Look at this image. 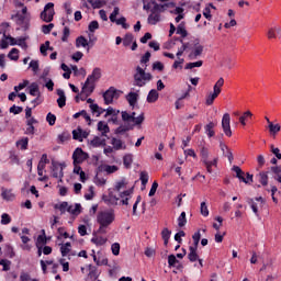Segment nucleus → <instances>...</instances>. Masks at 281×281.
<instances>
[{"label": "nucleus", "instance_id": "1", "mask_svg": "<svg viewBox=\"0 0 281 281\" xmlns=\"http://www.w3.org/2000/svg\"><path fill=\"white\" fill-rule=\"evenodd\" d=\"M150 80H153V75L150 72H146V70L137 66L134 74V87H146Z\"/></svg>", "mask_w": 281, "mask_h": 281}, {"label": "nucleus", "instance_id": "2", "mask_svg": "<svg viewBox=\"0 0 281 281\" xmlns=\"http://www.w3.org/2000/svg\"><path fill=\"white\" fill-rule=\"evenodd\" d=\"M115 221V211H100L97 215V223L102 225V227H109Z\"/></svg>", "mask_w": 281, "mask_h": 281}, {"label": "nucleus", "instance_id": "3", "mask_svg": "<svg viewBox=\"0 0 281 281\" xmlns=\"http://www.w3.org/2000/svg\"><path fill=\"white\" fill-rule=\"evenodd\" d=\"M54 14H56L54 11V2H48L41 12V19L45 23H52L54 21Z\"/></svg>", "mask_w": 281, "mask_h": 281}, {"label": "nucleus", "instance_id": "4", "mask_svg": "<svg viewBox=\"0 0 281 281\" xmlns=\"http://www.w3.org/2000/svg\"><path fill=\"white\" fill-rule=\"evenodd\" d=\"M120 98V91L114 87H110L104 93L103 99L105 104H113V99Z\"/></svg>", "mask_w": 281, "mask_h": 281}, {"label": "nucleus", "instance_id": "5", "mask_svg": "<svg viewBox=\"0 0 281 281\" xmlns=\"http://www.w3.org/2000/svg\"><path fill=\"white\" fill-rule=\"evenodd\" d=\"M200 155H201L202 164H204L207 172L210 175H212V166H214V164H212V161H210V151L207 150V148L202 147Z\"/></svg>", "mask_w": 281, "mask_h": 281}, {"label": "nucleus", "instance_id": "6", "mask_svg": "<svg viewBox=\"0 0 281 281\" xmlns=\"http://www.w3.org/2000/svg\"><path fill=\"white\" fill-rule=\"evenodd\" d=\"M232 119L229 116V113H225L222 117V128L224 131V134L226 137H232V125H231Z\"/></svg>", "mask_w": 281, "mask_h": 281}, {"label": "nucleus", "instance_id": "7", "mask_svg": "<svg viewBox=\"0 0 281 281\" xmlns=\"http://www.w3.org/2000/svg\"><path fill=\"white\" fill-rule=\"evenodd\" d=\"M203 49H204L203 45H201L199 40H195L193 42V49L189 54L190 60H195V58H199V56L203 54Z\"/></svg>", "mask_w": 281, "mask_h": 281}, {"label": "nucleus", "instance_id": "8", "mask_svg": "<svg viewBox=\"0 0 281 281\" xmlns=\"http://www.w3.org/2000/svg\"><path fill=\"white\" fill-rule=\"evenodd\" d=\"M102 78V69L100 68H94L92 74L88 76L85 85H83V91L87 89L90 85V82H95V80H100Z\"/></svg>", "mask_w": 281, "mask_h": 281}, {"label": "nucleus", "instance_id": "9", "mask_svg": "<svg viewBox=\"0 0 281 281\" xmlns=\"http://www.w3.org/2000/svg\"><path fill=\"white\" fill-rule=\"evenodd\" d=\"M168 266L169 269H177V271H183V263L177 259L176 255L168 256Z\"/></svg>", "mask_w": 281, "mask_h": 281}, {"label": "nucleus", "instance_id": "10", "mask_svg": "<svg viewBox=\"0 0 281 281\" xmlns=\"http://www.w3.org/2000/svg\"><path fill=\"white\" fill-rule=\"evenodd\" d=\"M161 22V14L157 13V11L150 9V14L147 18V23L149 25H157Z\"/></svg>", "mask_w": 281, "mask_h": 281}, {"label": "nucleus", "instance_id": "11", "mask_svg": "<svg viewBox=\"0 0 281 281\" xmlns=\"http://www.w3.org/2000/svg\"><path fill=\"white\" fill-rule=\"evenodd\" d=\"M88 137H89L88 132L83 131L80 127L72 131V139H77V142H82V139H87Z\"/></svg>", "mask_w": 281, "mask_h": 281}, {"label": "nucleus", "instance_id": "12", "mask_svg": "<svg viewBox=\"0 0 281 281\" xmlns=\"http://www.w3.org/2000/svg\"><path fill=\"white\" fill-rule=\"evenodd\" d=\"M154 8L151 10H154V12L161 14V12H164L167 8H175V3L169 2V3H165V4H159L156 3L155 0L151 1Z\"/></svg>", "mask_w": 281, "mask_h": 281}, {"label": "nucleus", "instance_id": "13", "mask_svg": "<svg viewBox=\"0 0 281 281\" xmlns=\"http://www.w3.org/2000/svg\"><path fill=\"white\" fill-rule=\"evenodd\" d=\"M232 170L236 173V178L239 179V181H243V183H249V180L245 177V171L240 169V167L233 166Z\"/></svg>", "mask_w": 281, "mask_h": 281}, {"label": "nucleus", "instance_id": "14", "mask_svg": "<svg viewBox=\"0 0 281 281\" xmlns=\"http://www.w3.org/2000/svg\"><path fill=\"white\" fill-rule=\"evenodd\" d=\"M60 168H65V164H58L53 161L52 162V175L55 179H58L60 177Z\"/></svg>", "mask_w": 281, "mask_h": 281}, {"label": "nucleus", "instance_id": "15", "mask_svg": "<svg viewBox=\"0 0 281 281\" xmlns=\"http://www.w3.org/2000/svg\"><path fill=\"white\" fill-rule=\"evenodd\" d=\"M57 95L59 97L57 99V104L59 109H63L67 104V97L65 95V90L63 89H57Z\"/></svg>", "mask_w": 281, "mask_h": 281}, {"label": "nucleus", "instance_id": "16", "mask_svg": "<svg viewBox=\"0 0 281 281\" xmlns=\"http://www.w3.org/2000/svg\"><path fill=\"white\" fill-rule=\"evenodd\" d=\"M83 155L85 151H82V148H77L72 154L74 164H82L85 161V158H82Z\"/></svg>", "mask_w": 281, "mask_h": 281}, {"label": "nucleus", "instance_id": "17", "mask_svg": "<svg viewBox=\"0 0 281 281\" xmlns=\"http://www.w3.org/2000/svg\"><path fill=\"white\" fill-rule=\"evenodd\" d=\"M1 191V196L4 201H14L16 195L12 192V189L2 188Z\"/></svg>", "mask_w": 281, "mask_h": 281}, {"label": "nucleus", "instance_id": "18", "mask_svg": "<svg viewBox=\"0 0 281 281\" xmlns=\"http://www.w3.org/2000/svg\"><path fill=\"white\" fill-rule=\"evenodd\" d=\"M89 273H88V280L95 281L98 278H100V272H98V268L93 267L92 265L88 266Z\"/></svg>", "mask_w": 281, "mask_h": 281}, {"label": "nucleus", "instance_id": "19", "mask_svg": "<svg viewBox=\"0 0 281 281\" xmlns=\"http://www.w3.org/2000/svg\"><path fill=\"white\" fill-rule=\"evenodd\" d=\"M29 93L35 98H41V89L38 88V83H31L29 87Z\"/></svg>", "mask_w": 281, "mask_h": 281}, {"label": "nucleus", "instance_id": "20", "mask_svg": "<svg viewBox=\"0 0 281 281\" xmlns=\"http://www.w3.org/2000/svg\"><path fill=\"white\" fill-rule=\"evenodd\" d=\"M126 100L130 106H135L137 104V100H139V94H137V92H130L126 95Z\"/></svg>", "mask_w": 281, "mask_h": 281}, {"label": "nucleus", "instance_id": "21", "mask_svg": "<svg viewBox=\"0 0 281 281\" xmlns=\"http://www.w3.org/2000/svg\"><path fill=\"white\" fill-rule=\"evenodd\" d=\"M176 41H178L179 43H181V47L178 49L176 56L179 58L180 56H183V52H186L187 49H190V43H184L183 40L177 37Z\"/></svg>", "mask_w": 281, "mask_h": 281}, {"label": "nucleus", "instance_id": "22", "mask_svg": "<svg viewBox=\"0 0 281 281\" xmlns=\"http://www.w3.org/2000/svg\"><path fill=\"white\" fill-rule=\"evenodd\" d=\"M111 144L114 150H126V145L121 139L112 138Z\"/></svg>", "mask_w": 281, "mask_h": 281}, {"label": "nucleus", "instance_id": "23", "mask_svg": "<svg viewBox=\"0 0 281 281\" xmlns=\"http://www.w3.org/2000/svg\"><path fill=\"white\" fill-rule=\"evenodd\" d=\"M98 131L101 133L102 137H106V133L111 132V130L109 128V124H105L102 121L98 123Z\"/></svg>", "mask_w": 281, "mask_h": 281}, {"label": "nucleus", "instance_id": "24", "mask_svg": "<svg viewBox=\"0 0 281 281\" xmlns=\"http://www.w3.org/2000/svg\"><path fill=\"white\" fill-rule=\"evenodd\" d=\"M90 145L94 148H98L99 146H106V139L100 138V136H95L91 142Z\"/></svg>", "mask_w": 281, "mask_h": 281}, {"label": "nucleus", "instance_id": "25", "mask_svg": "<svg viewBox=\"0 0 281 281\" xmlns=\"http://www.w3.org/2000/svg\"><path fill=\"white\" fill-rule=\"evenodd\" d=\"M100 172H108L109 175H112V172H117L116 166H109V165H101L99 167Z\"/></svg>", "mask_w": 281, "mask_h": 281}, {"label": "nucleus", "instance_id": "26", "mask_svg": "<svg viewBox=\"0 0 281 281\" xmlns=\"http://www.w3.org/2000/svg\"><path fill=\"white\" fill-rule=\"evenodd\" d=\"M218 95H221L218 92H215L213 90V92H210L206 95V100H205V104H207V106H212V104H214V100L218 98Z\"/></svg>", "mask_w": 281, "mask_h": 281}, {"label": "nucleus", "instance_id": "27", "mask_svg": "<svg viewBox=\"0 0 281 281\" xmlns=\"http://www.w3.org/2000/svg\"><path fill=\"white\" fill-rule=\"evenodd\" d=\"M256 178L258 179V181L261 183V186H268L269 183V176L267 175V172L261 171L259 172Z\"/></svg>", "mask_w": 281, "mask_h": 281}, {"label": "nucleus", "instance_id": "28", "mask_svg": "<svg viewBox=\"0 0 281 281\" xmlns=\"http://www.w3.org/2000/svg\"><path fill=\"white\" fill-rule=\"evenodd\" d=\"M268 128H269L270 135L276 136L278 135V133H280L281 126L278 123L273 124V122H269Z\"/></svg>", "mask_w": 281, "mask_h": 281}, {"label": "nucleus", "instance_id": "29", "mask_svg": "<svg viewBox=\"0 0 281 281\" xmlns=\"http://www.w3.org/2000/svg\"><path fill=\"white\" fill-rule=\"evenodd\" d=\"M189 255L188 259L190 262H196L199 260V254H196V248L195 247H189Z\"/></svg>", "mask_w": 281, "mask_h": 281}, {"label": "nucleus", "instance_id": "30", "mask_svg": "<svg viewBox=\"0 0 281 281\" xmlns=\"http://www.w3.org/2000/svg\"><path fill=\"white\" fill-rule=\"evenodd\" d=\"M157 100H159V92H157L155 89L150 90L147 95V102L153 103L157 102Z\"/></svg>", "mask_w": 281, "mask_h": 281}, {"label": "nucleus", "instance_id": "31", "mask_svg": "<svg viewBox=\"0 0 281 281\" xmlns=\"http://www.w3.org/2000/svg\"><path fill=\"white\" fill-rule=\"evenodd\" d=\"M70 251H71V243L68 241L66 244H61L60 254L63 258H65V256H68Z\"/></svg>", "mask_w": 281, "mask_h": 281}, {"label": "nucleus", "instance_id": "32", "mask_svg": "<svg viewBox=\"0 0 281 281\" xmlns=\"http://www.w3.org/2000/svg\"><path fill=\"white\" fill-rule=\"evenodd\" d=\"M81 205L80 204H75V206L74 205H69L68 204V213L69 214H74L75 216H78V214H80V210H81Z\"/></svg>", "mask_w": 281, "mask_h": 281}, {"label": "nucleus", "instance_id": "33", "mask_svg": "<svg viewBox=\"0 0 281 281\" xmlns=\"http://www.w3.org/2000/svg\"><path fill=\"white\" fill-rule=\"evenodd\" d=\"M133 41H135V36H133V33L125 34L123 38L124 47H130V45L134 43Z\"/></svg>", "mask_w": 281, "mask_h": 281}, {"label": "nucleus", "instance_id": "34", "mask_svg": "<svg viewBox=\"0 0 281 281\" xmlns=\"http://www.w3.org/2000/svg\"><path fill=\"white\" fill-rule=\"evenodd\" d=\"M172 235V231L168 228H164L161 232V238L164 240V245H168V241L170 240V236Z\"/></svg>", "mask_w": 281, "mask_h": 281}, {"label": "nucleus", "instance_id": "35", "mask_svg": "<svg viewBox=\"0 0 281 281\" xmlns=\"http://www.w3.org/2000/svg\"><path fill=\"white\" fill-rule=\"evenodd\" d=\"M177 34H180L182 38L188 36V31L186 30V22H181L177 27Z\"/></svg>", "mask_w": 281, "mask_h": 281}, {"label": "nucleus", "instance_id": "36", "mask_svg": "<svg viewBox=\"0 0 281 281\" xmlns=\"http://www.w3.org/2000/svg\"><path fill=\"white\" fill-rule=\"evenodd\" d=\"M69 202H61L60 204H55V210H59L60 214L68 212Z\"/></svg>", "mask_w": 281, "mask_h": 281}, {"label": "nucleus", "instance_id": "37", "mask_svg": "<svg viewBox=\"0 0 281 281\" xmlns=\"http://www.w3.org/2000/svg\"><path fill=\"white\" fill-rule=\"evenodd\" d=\"M76 47H89V42L85 36H79L76 40Z\"/></svg>", "mask_w": 281, "mask_h": 281}, {"label": "nucleus", "instance_id": "38", "mask_svg": "<svg viewBox=\"0 0 281 281\" xmlns=\"http://www.w3.org/2000/svg\"><path fill=\"white\" fill-rule=\"evenodd\" d=\"M214 122H210L207 125H205V133L206 135H209V137H214L215 133H214Z\"/></svg>", "mask_w": 281, "mask_h": 281}, {"label": "nucleus", "instance_id": "39", "mask_svg": "<svg viewBox=\"0 0 281 281\" xmlns=\"http://www.w3.org/2000/svg\"><path fill=\"white\" fill-rule=\"evenodd\" d=\"M43 235H38L36 247H41V245H47V237L45 236V229L42 231Z\"/></svg>", "mask_w": 281, "mask_h": 281}, {"label": "nucleus", "instance_id": "40", "mask_svg": "<svg viewBox=\"0 0 281 281\" xmlns=\"http://www.w3.org/2000/svg\"><path fill=\"white\" fill-rule=\"evenodd\" d=\"M223 85H225V79H223V77H221L214 85L213 91H215V93L221 94V88L223 87Z\"/></svg>", "mask_w": 281, "mask_h": 281}, {"label": "nucleus", "instance_id": "41", "mask_svg": "<svg viewBox=\"0 0 281 281\" xmlns=\"http://www.w3.org/2000/svg\"><path fill=\"white\" fill-rule=\"evenodd\" d=\"M223 85H225V79H223V77H221L214 85L213 91H215V93L221 94V88L223 87Z\"/></svg>", "mask_w": 281, "mask_h": 281}, {"label": "nucleus", "instance_id": "42", "mask_svg": "<svg viewBox=\"0 0 281 281\" xmlns=\"http://www.w3.org/2000/svg\"><path fill=\"white\" fill-rule=\"evenodd\" d=\"M68 139H71V134H69L68 132H64L58 135L59 144H65V142H68Z\"/></svg>", "mask_w": 281, "mask_h": 281}, {"label": "nucleus", "instance_id": "43", "mask_svg": "<svg viewBox=\"0 0 281 281\" xmlns=\"http://www.w3.org/2000/svg\"><path fill=\"white\" fill-rule=\"evenodd\" d=\"M123 164H124L125 168H131V166L133 164V155L132 154H126L123 157Z\"/></svg>", "mask_w": 281, "mask_h": 281}, {"label": "nucleus", "instance_id": "44", "mask_svg": "<svg viewBox=\"0 0 281 281\" xmlns=\"http://www.w3.org/2000/svg\"><path fill=\"white\" fill-rule=\"evenodd\" d=\"M114 23H116V25H122L123 30H128V27H131V25H128V23H126V18H124V16L116 19V21H114Z\"/></svg>", "mask_w": 281, "mask_h": 281}, {"label": "nucleus", "instance_id": "45", "mask_svg": "<svg viewBox=\"0 0 281 281\" xmlns=\"http://www.w3.org/2000/svg\"><path fill=\"white\" fill-rule=\"evenodd\" d=\"M70 34H71V31L69 30V26H65L63 31V36H61L63 43H67V41H69Z\"/></svg>", "mask_w": 281, "mask_h": 281}, {"label": "nucleus", "instance_id": "46", "mask_svg": "<svg viewBox=\"0 0 281 281\" xmlns=\"http://www.w3.org/2000/svg\"><path fill=\"white\" fill-rule=\"evenodd\" d=\"M29 142H30V139L27 137L22 138V139L16 142V146H21V150H27Z\"/></svg>", "mask_w": 281, "mask_h": 281}, {"label": "nucleus", "instance_id": "47", "mask_svg": "<svg viewBox=\"0 0 281 281\" xmlns=\"http://www.w3.org/2000/svg\"><path fill=\"white\" fill-rule=\"evenodd\" d=\"M8 58H10V60H19V49L12 48L8 54Z\"/></svg>", "mask_w": 281, "mask_h": 281}, {"label": "nucleus", "instance_id": "48", "mask_svg": "<svg viewBox=\"0 0 281 281\" xmlns=\"http://www.w3.org/2000/svg\"><path fill=\"white\" fill-rule=\"evenodd\" d=\"M188 223V220L186 218V212H182L180 216L178 217V226L179 227H186V224Z\"/></svg>", "mask_w": 281, "mask_h": 281}, {"label": "nucleus", "instance_id": "49", "mask_svg": "<svg viewBox=\"0 0 281 281\" xmlns=\"http://www.w3.org/2000/svg\"><path fill=\"white\" fill-rule=\"evenodd\" d=\"M91 243H93L97 246L106 245V238H104V237H93L91 239Z\"/></svg>", "mask_w": 281, "mask_h": 281}, {"label": "nucleus", "instance_id": "50", "mask_svg": "<svg viewBox=\"0 0 281 281\" xmlns=\"http://www.w3.org/2000/svg\"><path fill=\"white\" fill-rule=\"evenodd\" d=\"M4 254H5V256H8V258H14V256H15L14 248H12V246H10V245H5Z\"/></svg>", "mask_w": 281, "mask_h": 281}, {"label": "nucleus", "instance_id": "51", "mask_svg": "<svg viewBox=\"0 0 281 281\" xmlns=\"http://www.w3.org/2000/svg\"><path fill=\"white\" fill-rule=\"evenodd\" d=\"M12 223V217L8 213L1 215V225H10Z\"/></svg>", "mask_w": 281, "mask_h": 281}, {"label": "nucleus", "instance_id": "52", "mask_svg": "<svg viewBox=\"0 0 281 281\" xmlns=\"http://www.w3.org/2000/svg\"><path fill=\"white\" fill-rule=\"evenodd\" d=\"M194 67H203V60L189 63V64L186 65L184 69H194Z\"/></svg>", "mask_w": 281, "mask_h": 281}, {"label": "nucleus", "instance_id": "53", "mask_svg": "<svg viewBox=\"0 0 281 281\" xmlns=\"http://www.w3.org/2000/svg\"><path fill=\"white\" fill-rule=\"evenodd\" d=\"M144 120H145V116L143 112L138 116H135L134 120H132V122H134L136 126H140V124H144Z\"/></svg>", "mask_w": 281, "mask_h": 281}, {"label": "nucleus", "instance_id": "54", "mask_svg": "<svg viewBox=\"0 0 281 281\" xmlns=\"http://www.w3.org/2000/svg\"><path fill=\"white\" fill-rule=\"evenodd\" d=\"M105 117H109V115H112L115 117V115H120V110H115L113 109L112 106H109L106 110H105Z\"/></svg>", "mask_w": 281, "mask_h": 281}, {"label": "nucleus", "instance_id": "55", "mask_svg": "<svg viewBox=\"0 0 281 281\" xmlns=\"http://www.w3.org/2000/svg\"><path fill=\"white\" fill-rule=\"evenodd\" d=\"M117 14H120V7H115L113 12L110 14L111 23H115V21L117 19Z\"/></svg>", "mask_w": 281, "mask_h": 281}, {"label": "nucleus", "instance_id": "56", "mask_svg": "<svg viewBox=\"0 0 281 281\" xmlns=\"http://www.w3.org/2000/svg\"><path fill=\"white\" fill-rule=\"evenodd\" d=\"M200 212L202 216H210V210H207V204L205 202L201 203Z\"/></svg>", "mask_w": 281, "mask_h": 281}, {"label": "nucleus", "instance_id": "57", "mask_svg": "<svg viewBox=\"0 0 281 281\" xmlns=\"http://www.w3.org/2000/svg\"><path fill=\"white\" fill-rule=\"evenodd\" d=\"M106 3V0H94V3H92L93 10H98L100 8H104V4Z\"/></svg>", "mask_w": 281, "mask_h": 281}, {"label": "nucleus", "instance_id": "58", "mask_svg": "<svg viewBox=\"0 0 281 281\" xmlns=\"http://www.w3.org/2000/svg\"><path fill=\"white\" fill-rule=\"evenodd\" d=\"M9 112L13 113V115H19V113H23V106L13 105L9 109Z\"/></svg>", "mask_w": 281, "mask_h": 281}, {"label": "nucleus", "instance_id": "59", "mask_svg": "<svg viewBox=\"0 0 281 281\" xmlns=\"http://www.w3.org/2000/svg\"><path fill=\"white\" fill-rule=\"evenodd\" d=\"M0 265L3 267L2 271H10V265H12V262L8 259H2L0 260Z\"/></svg>", "mask_w": 281, "mask_h": 281}, {"label": "nucleus", "instance_id": "60", "mask_svg": "<svg viewBox=\"0 0 281 281\" xmlns=\"http://www.w3.org/2000/svg\"><path fill=\"white\" fill-rule=\"evenodd\" d=\"M46 121L48 122L49 126H54L56 124V115L49 112L46 116Z\"/></svg>", "mask_w": 281, "mask_h": 281}, {"label": "nucleus", "instance_id": "61", "mask_svg": "<svg viewBox=\"0 0 281 281\" xmlns=\"http://www.w3.org/2000/svg\"><path fill=\"white\" fill-rule=\"evenodd\" d=\"M99 29H100V24L95 20L90 22L88 26L89 32H95V30H99Z\"/></svg>", "mask_w": 281, "mask_h": 281}, {"label": "nucleus", "instance_id": "62", "mask_svg": "<svg viewBox=\"0 0 281 281\" xmlns=\"http://www.w3.org/2000/svg\"><path fill=\"white\" fill-rule=\"evenodd\" d=\"M164 64L161 61H156L153 64L154 71H164Z\"/></svg>", "mask_w": 281, "mask_h": 281}, {"label": "nucleus", "instance_id": "63", "mask_svg": "<svg viewBox=\"0 0 281 281\" xmlns=\"http://www.w3.org/2000/svg\"><path fill=\"white\" fill-rule=\"evenodd\" d=\"M121 115H122L123 122H133V116H131V114H128V112L123 111V112H121Z\"/></svg>", "mask_w": 281, "mask_h": 281}, {"label": "nucleus", "instance_id": "64", "mask_svg": "<svg viewBox=\"0 0 281 281\" xmlns=\"http://www.w3.org/2000/svg\"><path fill=\"white\" fill-rule=\"evenodd\" d=\"M139 179L142 181V186H146V183H148V172L142 171Z\"/></svg>", "mask_w": 281, "mask_h": 281}]
</instances>
